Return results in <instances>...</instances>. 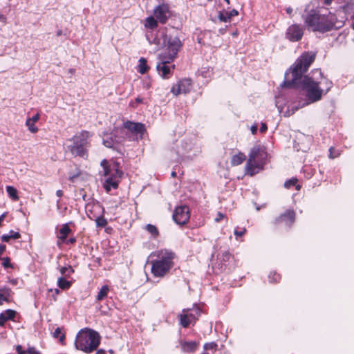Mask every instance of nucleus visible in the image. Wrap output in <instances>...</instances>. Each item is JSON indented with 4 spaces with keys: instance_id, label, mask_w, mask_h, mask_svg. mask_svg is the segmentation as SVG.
I'll return each instance as SVG.
<instances>
[{
    "instance_id": "473e14b6",
    "label": "nucleus",
    "mask_w": 354,
    "mask_h": 354,
    "mask_svg": "<svg viewBox=\"0 0 354 354\" xmlns=\"http://www.w3.org/2000/svg\"><path fill=\"white\" fill-rule=\"evenodd\" d=\"M297 179L292 178L288 181H286L284 184L285 187L290 188L292 186L296 187L297 190H299L301 189V186L299 185H297Z\"/></svg>"
},
{
    "instance_id": "a211bd4d",
    "label": "nucleus",
    "mask_w": 354,
    "mask_h": 354,
    "mask_svg": "<svg viewBox=\"0 0 354 354\" xmlns=\"http://www.w3.org/2000/svg\"><path fill=\"white\" fill-rule=\"evenodd\" d=\"M124 128L133 132L142 133L144 131V126L140 123L127 121L124 124Z\"/></svg>"
},
{
    "instance_id": "3c124183",
    "label": "nucleus",
    "mask_w": 354,
    "mask_h": 354,
    "mask_svg": "<svg viewBox=\"0 0 354 354\" xmlns=\"http://www.w3.org/2000/svg\"><path fill=\"white\" fill-rule=\"evenodd\" d=\"M267 130V125L265 123H261V126L260 128V131L261 133L265 132Z\"/></svg>"
},
{
    "instance_id": "338daca9",
    "label": "nucleus",
    "mask_w": 354,
    "mask_h": 354,
    "mask_svg": "<svg viewBox=\"0 0 354 354\" xmlns=\"http://www.w3.org/2000/svg\"><path fill=\"white\" fill-rule=\"evenodd\" d=\"M12 283L13 284H15V281L13 280V281H12Z\"/></svg>"
},
{
    "instance_id": "c03bdc74",
    "label": "nucleus",
    "mask_w": 354,
    "mask_h": 354,
    "mask_svg": "<svg viewBox=\"0 0 354 354\" xmlns=\"http://www.w3.org/2000/svg\"><path fill=\"white\" fill-rule=\"evenodd\" d=\"M9 300V298L6 297V295L1 294L0 292V305L3 304V301H8Z\"/></svg>"
},
{
    "instance_id": "7c9ffc66",
    "label": "nucleus",
    "mask_w": 354,
    "mask_h": 354,
    "mask_svg": "<svg viewBox=\"0 0 354 354\" xmlns=\"http://www.w3.org/2000/svg\"><path fill=\"white\" fill-rule=\"evenodd\" d=\"M145 229L153 237H156L158 235V230L157 227L151 224H147Z\"/></svg>"
},
{
    "instance_id": "1a4fd4ad",
    "label": "nucleus",
    "mask_w": 354,
    "mask_h": 354,
    "mask_svg": "<svg viewBox=\"0 0 354 354\" xmlns=\"http://www.w3.org/2000/svg\"><path fill=\"white\" fill-rule=\"evenodd\" d=\"M304 31V26L298 24H293L286 28L284 33V37L290 42H297L302 39Z\"/></svg>"
},
{
    "instance_id": "cd10ccee",
    "label": "nucleus",
    "mask_w": 354,
    "mask_h": 354,
    "mask_svg": "<svg viewBox=\"0 0 354 354\" xmlns=\"http://www.w3.org/2000/svg\"><path fill=\"white\" fill-rule=\"evenodd\" d=\"M70 232H71V229L69 228L68 224L63 225L59 230V233H60L59 238L62 241H64Z\"/></svg>"
},
{
    "instance_id": "603ef678",
    "label": "nucleus",
    "mask_w": 354,
    "mask_h": 354,
    "mask_svg": "<svg viewBox=\"0 0 354 354\" xmlns=\"http://www.w3.org/2000/svg\"><path fill=\"white\" fill-rule=\"evenodd\" d=\"M6 245H0V257L2 255L3 252L6 250Z\"/></svg>"
},
{
    "instance_id": "a878e982",
    "label": "nucleus",
    "mask_w": 354,
    "mask_h": 354,
    "mask_svg": "<svg viewBox=\"0 0 354 354\" xmlns=\"http://www.w3.org/2000/svg\"><path fill=\"white\" fill-rule=\"evenodd\" d=\"M53 337L55 338H59V342L64 345L65 344V334L62 332V328L57 327L53 333Z\"/></svg>"
},
{
    "instance_id": "c756f323",
    "label": "nucleus",
    "mask_w": 354,
    "mask_h": 354,
    "mask_svg": "<svg viewBox=\"0 0 354 354\" xmlns=\"http://www.w3.org/2000/svg\"><path fill=\"white\" fill-rule=\"evenodd\" d=\"M148 70L147 60L145 58H140L139 60L138 71L141 74L145 73Z\"/></svg>"
},
{
    "instance_id": "f8f14e48",
    "label": "nucleus",
    "mask_w": 354,
    "mask_h": 354,
    "mask_svg": "<svg viewBox=\"0 0 354 354\" xmlns=\"http://www.w3.org/2000/svg\"><path fill=\"white\" fill-rule=\"evenodd\" d=\"M190 213L187 205H180L175 209L173 214L174 221L178 225L187 223L189 219Z\"/></svg>"
},
{
    "instance_id": "774afa93",
    "label": "nucleus",
    "mask_w": 354,
    "mask_h": 354,
    "mask_svg": "<svg viewBox=\"0 0 354 354\" xmlns=\"http://www.w3.org/2000/svg\"><path fill=\"white\" fill-rule=\"evenodd\" d=\"M353 29H354V24L353 25Z\"/></svg>"
},
{
    "instance_id": "dca6fc26",
    "label": "nucleus",
    "mask_w": 354,
    "mask_h": 354,
    "mask_svg": "<svg viewBox=\"0 0 354 354\" xmlns=\"http://www.w3.org/2000/svg\"><path fill=\"white\" fill-rule=\"evenodd\" d=\"M120 142H122L121 138L115 136L113 138L111 134H106L103 137V144L108 148H115V145Z\"/></svg>"
},
{
    "instance_id": "4be33fe9",
    "label": "nucleus",
    "mask_w": 354,
    "mask_h": 354,
    "mask_svg": "<svg viewBox=\"0 0 354 354\" xmlns=\"http://www.w3.org/2000/svg\"><path fill=\"white\" fill-rule=\"evenodd\" d=\"M158 21L154 16L148 17L145 20V26L147 28L154 29L158 26Z\"/></svg>"
},
{
    "instance_id": "09e8293b",
    "label": "nucleus",
    "mask_w": 354,
    "mask_h": 354,
    "mask_svg": "<svg viewBox=\"0 0 354 354\" xmlns=\"http://www.w3.org/2000/svg\"><path fill=\"white\" fill-rule=\"evenodd\" d=\"M257 124H254L250 128V130H251V132L253 135L256 134L257 133Z\"/></svg>"
},
{
    "instance_id": "a19ab883",
    "label": "nucleus",
    "mask_w": 354,
    "mask_h": 354,
    "mask_svg": "<svg viewBox=\"0 0 354 354\" xmlns=\"http://www.w3.org/2000/svg\"><path fill=\"white\" fill-rule=\"evenodd\" d=\"M329 158H335L336 157H337L339 156V153L338 152H335V150L334 148L333 147H330V149H329Z\"/></svg>"
},
{
    "instance_id": "393cba45",
    "label": "nucleus",
    "mask_w": 354,
    "mask_h": 354,
    "mask_svg": "<svg viewBox=\"0 0 354 354\" xmlns=\"http://www.w3.org/2000/svg\"><path fill=\"white\" fill-rule=\"evenodd\" d=\"M6 192L9 196V197L16 201L19 200V196L17 194V190L12 186H7L6 187Z\"/></svg>"
},
{
    "instance_id": "39448f33",
    "label": "nucleus",
    "mask_w": 354,
    "mask_h": 354,
    "mask_svg": "<svg viewBox=\"0 0 354 354\" xmlns=\"http://www.w3.org/2000/svg\"><path fill=\"white\" fill-rule=\"evenodd\" d=\"M90 133L86 131L76 133L68 140L71 144L67 146L68 150L74 156L86 158L88 156V149L90 147Z\"/></svg>"
},
{
    "instance_id": "69168bd1",
    "label": "nucleus",
    "mask_w": 354,
    "mask_h": 354,
    "mask_svg": "<svg viewBox=\"0 0 354 354\" xmlns=\"http://www.w3.org/2000/svg\"><path fill=\"white\" fill-rule=\"evenodd\" d=\"M225 1H226L227 3H230V1L229 0H225Z\"/></svg>"
},
{
    "instance_id": "6e6d98bb",
    "label": "nucleus",
    "mask_w": 354,
    "mask_h": 354,
    "mask_svg": "<svg viewBox=\"0 0 354 354\" xmlns=\"http://www.w3.org/2000/svg\"><path fill=\"white\" fill-rule=\"evenodd\" d=\"M17 351L18 354H23V353L21 352V346H17Z\"/></svg>"
},
{
    "instance_id": "37998d69",
    "label": "nucleus",
    "mask_w": 354,
    "mask_h": 354,
    "mask_svg": "<svg viewBox=\"0 0 354 354\" xmlns=\"http://www.w3.org/2000/svg\"><path fill=\"white\" fill-rule=\"evenodd\" d=\"M2 265L4 268H9L11 266L10 263V259L6 257L3 259Z\"/></svg>"
},
{
    "instance_id": "412c9836",
    "label": "nucleus",
    "mask_w": 354,
    "mask_h": 354,
    "mask_svg": "<svg viewBox=\"0 0 354 354\" xmlns=\"http://www.w3.org/2000/svg\"><path fill=\"white\" fill-rule=\"evenodd\" d=\"M245 158L244 153L239 152L232 157L231 164L233 166L241 165L245 160Z\"/></svg>"
},
{
    "instance_id": "f3484780",
    "label": "nucleus",
    "mask_w": 354,
    "mask_h": 354,
    "mask_svg": "<svg viewBox=\"0 0 354 354\" xmlns=\"http://www.w3.org/2000/svg\"><path fill=\"white\" fill-rule=\"evenodd\" d=\"M40 115L37 113L30 118H28L26 122V125L28 127V130L31 133H36L38 131V128L35 125V123L39 120Z\"/></svg>"
},
{
    "instance_id": "7ed1b4c3",
    "label": "nucleus",
    "mask_w": 354,
    "mask_h": 354,
    "mask_svg": "<svg viewBox=\"0 0 354 354\" xmlns=\"http://www.w3.org/2000/svg\"><path fill=\"white\" fill-rule=\"evenodd\" d=\"M306 26L313 31L325 32L332 28L338 29L344 25L345 17L335 19V15H330L326 18L315 12L308 14L304 19Z\"/></svg>"
},
{
    "instance_id": "79ce46f5",
    "label": "nucleus",
    "mask_w": 354,
    "mask_h": 354,
    "mask_svg": "<svg viewBox=\"0 0 354 354\" xmlns=\"http://www.w3.org/2000/svg\"><path fill=\"white\" fill-rule=\"evenodd\" d=\"M231 258V254L229 252L225 251L222 254V261H228Z\"/></svg>"
},
{
    "instance_id": "5fc2aeb1",
    "label": "nucleus",
    "mask_w": 354,
    "mask_h": 354,
    "mask_svg": "<svg viewBox=\"0 0 354 354\" xmlns=\"http://www.w3.org/2000/svg\"><path fill=\"white\" fill-rule=\"evenodd\" d=\"M286 12L288 14V15H291L292 12V8L291 7H288L286 9Z\"/></svg>"
},
{
    "instance_id": "2eb2a0df",
    "label": "nucleus",
    "mask_w": 354,
    "mask_h": 354,
    "mask_svg": "<svg viewBox=\"0 0 354 354\" xmlns=\"http://www.w3.org/2000/svg\"><path fill=\"white\" fill-rule=\"evenodd\" d=\"M295 214L292 210H288L277 219V222H283L286 225H290L295 221Z\"/></svg>"
},
{
    "instance_id": "e433bc0d",
    "label": "nucleus",
    "mask_w": 354,
    "mask_h": 354,
    "mask_svg": "<svg viewBox=\"0 0 354 354\" xmlns=\"http://www.w3.org/2000/svg\"><path fill=\"white\" fill-rule=\"evenodd\" d=\"M142 102H143V98H142L140 97H138L136 98L134 102H131L129 104H130V106H131L133 107H136L138 106V104L142 103Z\"/></svg>"
},
{
    "instance_id": "4468645a",
    "label": "nucleus",
    "mask_w": 354,
    "mask_h": 354,
    "mask_svg": "<svg viewBox=\"0 0 354 354\" xmlns=\"http://www.w3.org/2000/svg\"><path fill=\"white\" fill-rule=\"evenodd\" d=\"M192 88V82L190 79H183L179 81L176 84L174 85L171 88V92L174 95L180 93H187Z\"/></svg>"
},
{
    "instance_id": "680f3d73",
    "label": "nucleus",
    "mask_w": 354,
    "mask_h": 354,
    "mask_svg": "<svg viewBox=\"0 0 354 354\" xmlns=\"http://www.w3.org/2000/svg\"><path fill=\"white\" fill-rule=\"evenodd\" d=\"M59 202H60V201H59V200H58V201H57V208H59Z\"/></svg>"
},
{
    "instance_id": "9d476101",
    "label": "nucleus",
    "mask_w": 354,
    "mask_h": 354,
    "mask_svg": "<svg viewBox=\"0 0 354 354\" xmlns=\"http://www.w3.org/2000/svg\"><path fill=\"white\" fill-rule=\"evenodd\" d=\"M201 315V309L194 306L192 309H183L179 315L180 324L186 328L194 322Z\"/></svg>"
},
{
    "instance_id": "423d86ee",
    "label": "nucleus",
    "mask_w": 354,
    "mask_h": 354,
    "mask_svg": "<svg viewBox=\"0 0 354 354\" xmlns=\"http://www.w3.org/2000/svg\"><path fill=\"white\" fill-rule=\"evenodd\" d=\"M267 158L268 153L264 146H254L250 150L245 167L247 174L253 176L259 169H261L266 162Z\"/></svg>"
},
{
    "instance_id": "13d9d810",
    "label": "nucleus",
    "mask_w": 354,
    "mask_h": 354,
    "mask_svg": "<svg viewBox=\"0 0 354 354\" xmlns=\"http://www.w3.org/2000/svg\"><path fill=\"white\" fill-rule=\"evenodd\" d=\"M96 354H105V351L102 349H100L97 351Z\"/></svg>"
},
{
    "instance_id": "2f4dec72",
    "label": "nucleus",
    "mask_w": 354,
    "mask_h": 354,
    "mask_svg": "<svg viewBox=\"0 0 354 354\" xmlns=\"http://www.w3.org/2000/svg\"><path fill=\"white\" fill-rule=\"evenodd\" d=\"M59 272L64 277H68L74 272L73 269L71 266L61 267L59 268Z\"/></svg>"
},
{
    "instance_id": "58836bf2",
    "label": "nucleus",
    "mask_w": 354,
    "mask_h": 354,
    "mask_svg": "<svg viewBox=\"0 0 354 354\" xmlns=\"http://www.w3.org/2000/svg\"><path fill=\"white\" fill-rule=\"evenodd\" d=\"M0 292L6 295V297L9 298L10 296L11 290L9 288L3 287L0 288Z\"/></svg>"
},
{
    "instance_id": "9b49d317",
    "label": "nucleus",
    "mask_w": 354,
    "mask_h": 354,
    "mask_svg": "<svg viewBox=\"0 0 354 354\" xmlns=\"http://www.w3.org/2000/svg\"><path fill=\"white\" fill-rule=\"evenodd\" d=\"M336 1L342 5L337 10L338 16L335 15V19L345 17L346 20L348 16L354 19V0H336Z\"/></svg>"
},
{
    "instance_id": "4c0bfd02",
    "label": "nucleus",
    "mask_w": 354,
    "mask_h": 354,
    "mask_svg": "<svg viewBox=\"0 0 354 354\" xmlns=\"http://www.w3.org/2000/svg\"><path fill=\"white\" fill-rule=\"evenodd\" d=\"M246 233V229L243 228L241 230L239 231L236 228L234 231V234L236 236V239L239 236H243Z\"/></svg>"
},
{
    "instance_id": "bb28decb",
    "label": "nucleus",
    "mask_w": 354,
    "mask_h": 354,
    "mask_svg": "<svg viewBox=\"0 0 354 354\" xmlns=\"http://www.w3.org/2000/svg\"><path fill=\"white\" fill-rule=\"evenodd\" d=\"M57 285L62 289H68L71 287V283L66 280V277H61L57 279Z\"/></svg>"
},
{
    "instance_id": "4d7b16f0",
    "label": "nucleus",
    "mask_w": 354,
    "mask_h": 354,
    "mask_svg": "<svg viewBox=\"0 0 354 354\" xmlns=\"http://www.w3.org/2000/svg\"><path fill=\"white\" fill-rule=\"evenodd\" d=\"M77 176V175L71 176L69 177V180L71 182H74L75 179L76 178Z\"/></svg>"
},
{
    "instance_id": "f704fd0d",
    "label": "nucleus",
    "mask_w": 354,
    "mask_h": 354,
    "mask_svg": "<svg viewBox=\"0 0 354 354\" xmlns=\"http://www.w3.org/2000/svg\"><path fill=\"white\" fill-rule=\"evenodd\" d=\"M95 223H96L97 226L102 227H105L107 224L106 220L104 217H102V216L97 217L95 219Z\"/></svg>"
},
{
    "instance_id": "b1692460",
    "label": "nucleus",
    "mask_w": 354,
    "mask_h": 354,
    "mask_svg": "<svg viewBox=\"0 0 354 354\" xmlns=\"http://www.w3.org/2000/svg\"><path fill=\"white\" fill-rule=\"evenodd\" d=\"M20 234L17 232L10 231L8 234H3L1 236V240L4 242H9L10 239H17L20 238Z\"/></svg>"
},
{
    "instance_id": "f03ea898",
    "label": "nucleus",
    "mask_w": 354,
    "mask_h": 354,
    "mask_svg": "<svg viewBox=\"0 0 354 354\" xmlns=\"http://www.w3.org/2000/svg\"><path fill=\"white\" fill-rule=\"evenodd\" d=\"M150 43L158 46L163 45L164 52L158 55L159 62L156 66L158 74L164 79L169 78L175 68V65L171 63L176 59L180 50L182 43L176 36L168 35L167 30H159L153 40L148 39Z\"/></svg>"
},
{
    "instance_id": "5701e85b",
    "label": "nucleus",
    "mask_w": 354,
    "mask_h": 354,
    "mask_svg": "<svg viewBox=\"0 0 354 354\" xmlns=\"http://www.w3.org/2000/svg\"><path fill=\"white\" fill-rule=\"evenodd\" d=\"M198 74L207 80H209L213 74L212 69L209 67H203L198 71Z\"/></svg>"
},
{
    "instance_id": "8fccbe9b",
    "label": "nucleus",
    "mask_w": 354,
    "mask_h": 354,
    "mask_svg": "<svg viewBox=\"0 0 354 354\" xmlns=\"http://www.w3.org/2000/svg\"><path fill=\"white\" fill-rule=\"evenodd\" d=\"M0 21L2 23H4V24H6L7 21L6 17L5 15H3V14H1V12H0Z\"/></svg>"
},
{
    "instance_id": "f257e3e1",
    "label": "nucleus",
    "mask_w": 354,
    "mask_h": 354,
    "mask_svg": "<svg viewBox=\"0 0 354 354\" xmlns=\"http://www.w3.org/2000/svg\"><path fill=\"white\" fill-rule=\"evenodd\" d=\"M315 59V53H304L296 60L292 67L286 73L283 86H301L308 102L292 106L290 109L288 108V110L283 112L284 116L289 117L299 108L320 100L332 88L333 82L324 77L319 69L313 70L310 74L303 77V74L308 71Z\"/></svg>"
},
{
    "instance_id": "ddd939ff",
    "label": "nucleus",
    "mask_w": 354,
    "mask_h": 354,
    "mask_svg": "<svg viewBox=\"0 0 354 354\" xmlns=\"http://www.w3.org/2000/svg\"><path fill=\"white\" fill-rule=\"evenodd\" d=\"M170 15L169 7L166 3L158 5L153 10V16L161 24H165Z\"/></svg>"
},
{
    "instance_id": "49530a36",
    "label": "nucleus",
    "mask_w": 354,
    "mask_h": 354,
    "mask_svg": "<svg viewBox=\"0 0 354 354\" xmlns=\"http://www.w3.org/2000/svg\"><path fill=\"white\" fill-rule=\"evenodd\" d=\"M6 319L5 318V316L3 315L2 313L0 314V326H3L4 324L6 322Z\"/></svg>"
},
{
    "instance_id": "ea45409f",
    "label": "nucleus",
    "mask_w": 354,
    "mask_h": 354,
    "mask_svg": "<svg viewBox=\"0 0 354 354\" xmlns=\"http://www.w3.org/2000/svg\"><path fill=\"white\" fill-rule=\"evenodd\" d=\"M216 344L215 343H214V342L209 343V344H205L204 345V349L205 351L216 350Z\"/></svg>"
},
{
    "instance_id": "0eeeda50",
    "label": "nucleus",
    "mask_w": 354,
    "mask_h": 354,
    "mask_svg": "<svg viewBox=\"0 0 354 354\" xmlns=\"http://www.w3.org/2000/svg\"><path fill=\"white\" fill-rule=\"evenodd\" d=\"M157 259L151 262V272L155 277H163L173 267L174 254L167 250L156 252Z\"/></svg>"
},
{
    "instance_id": "0e129e2a",
    "label": "nucleus",
    "mask_w": 354,
    "mask_h": 354,
    "mask_svg": "<svg viewBox=\"0 0 354 354\" xmlns=\"http://www.w3.org/2000/svg\"><path fill=\"white\" fill-rule=\"evenodd\" d=\"M171 175H172L173 176H175L176 173H175V172H172V173H171Z\"/></svg>"
},
{
    "instance_id": "aec40b11",
    "label": "nucleus",
    "mask_w": 354,
    "mask_h": 354,
    "mask_svg": "<svg viewBox=\"0 0 354 354\" xmlns=\"http://www.w3.org/2000/svg\"><path fill=\"white\" fill-rule=\"evenodd\" d=\"M238 14V11L235 9L230 11H225L219 14V19L221 21L224 22L230 21L232 17L236 16Z\"/></svg>"
},
{
    "instance_id": "bf43d9fd",
    "label": "nucleus",
    "mask_w": 354,
    "mask_h": 354,
    "mask_svg": "<svg viewBox=\"0 0 354 354\" xmlns=\"http://www.w3.org/2000/svg\"><path fill=\"white\" fill-rule=\"evenodd\" d=\"M278 103H279V102L277 101V102H276V106H277V108H278V109H279V112H281V111H282V109H281V108L278 105Z\"/></svg>"
},
{
    "instance_id": "6e6552de",
    "label": "nucleus",
    "mask_w": 354,
    "mask_h": 354,
    "mask_svg": "<svg viewBox=\"0 0 354 354\" xmlns=\"http://www.w3.org/2000/svg\"><path fill=\"white\" fill-rule=\"evenodd\" d=\"M101 165L103 167L102 172L105 178L103 187L106 192L109 193L112 189L118 188L122 172L119 169V165L116 162L108 165L107 160H103L101 162Z\"/></svg>"
},
{
    "instance_id": "864d4df0",
    "label": "nucleus",
    "mask_w": 354,
    "mask_h": 354,
    "mask_svg": "<svg viewBox=\"0 0 354 354\" xmlns=\"http://www.w3.org/2000/svg\"><path fill=\"white\" fill-rule=\"evenodd\" d=\"M56 195H57V196L60 198L63 196V192L62 190L59 189L56 192Z\"/></svg>"
},
{
    "instance_id": "20e7f679",
    "label": "nucleus",
    "mask_w": 354,
    "mask_h": 354,
    "mask_svg": "<svg viewBox=\"0 0 354 354\" xmlns=\"http://www.w3.org/2000/svg\"><path fill=\"white\" fill-rule=\"evenodd\" d=\"M100 343V336L96 331L84 328L80 330L76 335L75 347L77 350L86 353H91L97 349Z\"/></svg>"
},
{
    "instance_id": "6ab92c4d",
    "label": "nucleus",
    "mask_w": 354,
    "mask_h": 354,
    "mask_svg": "<svg viewBox=\"0 0 354 354\" xmlns=\"http://www.w3.org/2000/svg\"><path fill=\"white\" fill-rule=\"evenodd\" d=\"M180 347H181V349L184 352L191 353V352L194 351L197 348L198 344L196 342H193V341H191V342H185H185H180Z\"/></svg>"
},
{
    "instance_id": "c85d7f7f",
    "label": "nucleus",
    "mask_w": 354,
    "mask_h": 354,
    "mask_svg": "<svg viewBox=\"0 0 354 354\" xmlns=\"http://www.w3.org/2000/svg\"><path fill=\"white\" fill-rule=\"evenodd\" d=\"M109 290V288L108 286H106V285L103 286L101 288V289L100 290V291L97 295V300L101 301V300L104 299L107 296Z\"/></svg>"
},
{
    "instance_id": "c9c22d12",
    "label": "nucleus",
    "mask_w": 354,
    "mask_h": 354,
    "mask_svg": "<svg viewBox=\"0 0 354 354\" xmlns=\"http://www.w3.org/2000/svg\"><path fill=\"white\" fill-rule=\"evenodd\" d=\"M268 278L270 282H277L280 279V276L275 272H271L268 276Z\"/></svg>"
},
{
    "instance_id": "e2e57ef3",
    "label": "nucleus",
    "mask_w": 354,
    "mask_h": 354,
    "mask_svg": "<svg viewBox=\"0 0 354 354\" xmlns=\"http://www.w3.org/2000/svg\"><path fill=\"white\" fill-rule=\"evenodd\" d=\"M123 131V129H120V130L117 129L116 133H119V131Z\"/></svg>"
},
{
    "instance_id": "a18cd8bd",
    "label": "nucleus",
    "mask_w": 354,
    "mask_h": 354,
    "mask_svg": "<svg viewBox=\"0 0 354 354\" xmlns=\"http://www.w3.org/2000/svg\"><path fill=\"white\" fill-rule=\"evenodd\" d=\"M224 216H225L224 214H223L221 212H218L217 214V216L214 218V221L218 223V222L221 221V219H223L224 218Z\"/></svg>"
},
{
    "instance_id": "052dcab7",
    "label": "nucleus",
    "mask_w": 354,
    "mask_h": 354,
    "mask_svg": "<svg viewBox=\"0 0 354 354\" xmlns=\"http://www.w3.org/2000/svg\"><path fill=\"white\" fill-rule=\"evenodd\" d=\"M150 87V84L149 83H147L145 85V88H149Z\"/></svg>"
},
{
    "instance_id": "72a5a7b5",
    "label": "nucleus",
    "mask_w": 354,
    "mask_h": 354,
    "mask_svg": "<svg viewBox=\"0 0 354 354\" xmlns=\"http://www.w3.org/2000/svg\"><path fill=\"white\" fill-rule=\"evenodd\" d=\"M1 313L5 316L7 321L9 319H13L16 315V312L11 309H8Z\"/></svg>"
},
{
    "instance_id": "de8ad7c7",
    "label": "nucleus",
    "mask_w": 354,
    "mask_h": 354,
    "mask_svg": "<svg viewBox=\"0 0 354 354\" xmlns=\"http://www.w3.org/2000/svg\"><path fill=\"white\" fill-rule=\"evenodd\" d=\"M28 353L29 354H40V353L34 348H29Z\"/></svg>"
}]
</instances>
